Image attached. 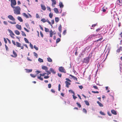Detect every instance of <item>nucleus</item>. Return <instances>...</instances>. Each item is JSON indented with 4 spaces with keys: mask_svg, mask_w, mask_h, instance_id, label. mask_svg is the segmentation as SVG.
Instances as JSON below:
<instances>
[{
    "mask_svg": "<svg viewBox=\"0 0 122 122\" xmlns=\"http://www.w3.org/2000/svg\"><path fill=\"white\" fill-rule=\"evenodd\" d=\"M12 8L14 9L13 10L15 14L18 15L20 14L21 9L19 6H14Z\"/></svg>",
    "mask_w": 122,
    "mask_h": 122,
    "instance_id": "obj_1",
    "label": "nucleus"
},
{
    "mask_svg": "<svg viewBox=\"0 0 122 122\" xmlns=\"http://www.w3.org/2000/svg\"><path fill=\"white\" fill-rule=\"evenodd\" d=\"M8 17L10 20H12L13 22L10 21H8V22L12 24H16V22L15 21V20L13 16L11 15H9L8 16Z\"/></svg>",
    "mask_w": 122,
    "mask_h": 122,
    "instance_id": "obj_2",
    "label": "nucleus"
},
{
    "mask_svg": "<svg viewBox=\"0 0 122 122\" xmlns=\"http://www.w3.org/2000/svg\"><path fill=\"white\" fill-rule=\"evenodd\" d=\"M11 6L12 8L16 5V2L15 0H11Z\"/></svg>",
    "mask_w": 122,
    "mask_h": 122,
    "instance_id": "obj_3",
    "label": "nucleus"
},
{
    "mask_svg": "<svg viewBox=\"0 0 122 122\" xmlns=\"http://www.w3.org/2000/svg\"><path fill=\"white\" fill-rule=\"evenodd\" d=\"M59 71L61 72L66 73V71L64 67L62 66L60 67L59 68Z\"/></svg>",
    "mask_w": 122,
    "mask_h": 122,
    "instance_id": "obj_4",
    "label": "nucleus"
},
{
    "mask_svg": "<svg viewBox=\"0 0 122 122\" xmlns=\"http://www.w3.org/2000/svg\"><path fill=\"white\" fill-rule=\"evenodd\" d=\"M41 21L43 23H45L47 22H48L49 24L51 25V23L47 19H46L44 18H42L41 19Z\"/></svg>",
    "mask_w": 122,
    "mask_h": 122,
    "instance_id": "obj_5",
    "label": "nucleus"
},
{
    "mask_svg": "<svg viewBox=\"0 0 122 122\" xmlns=\"http://www.w3.org/2000/svg\"><path fill=\"white\" fill-rule=\"evenodd\" d=\"M91 57H86L84 59V62L86 63H88Z\"/></svg>",
    "mask_w": 122,
    "mask_h": 122,
    "instance_id": "obj_6",
    "label": "nucleus"
},
{
    "mask_svg": "<svg viewBox=\"0 0 122 122\" xmlns=\"http://www.w3.org/2000/svg\"><path fill=\"white\" fill-rule=\"evenodd\" d=\"M16 46L18 47H20L21 48V49H23L24 47L23 46H21V44L20 43L17 42H16Z\"/></svg>",
    "mask_w": 122,
    "mask_h": 122,
    "instance_id": "obj_7",
    "label": "nucleus"
},
{
    "mask_svg": "<svg viewBox=\"0 0 122 122\" xmlns=\"http://www.w3.org/2000/svg\"><path fill=\"white\" fill-rule=\"evenodd\" d=\"M13 55H10L12 57L15 58L17 56V55L16 53L15 52L14 50L13 51Z\"/></svg>",
    "mask_w": 122,
    "mask_h": 122,
    "instance_id": "obj_8",
    "label": "nucleus"
},
{
    "mask_svg": "<svg viewBox=\"0 0 122 122\" xmlns=\"http://www.w3.org/2000/svg\"><path fill=\"white\" fill-rule=\"evenodd\" d=\"M9 32L10 33V36L12 38L14 39L15 38V37H14V36L15 35L14 34V33L12 32V31L10 30H9Z\"/></svg>",
    "mask_w": 122,
    "mask_h": 122,
    "instance_id": "obj_9",
    "label": "nucleus"
},
{
    "mask_svg": "<svg viewBox=\"0 0 122 122\" xmlns=\"http://www.w3.org/2000/svg\"><path fill=\"white\" fill-rule=\"evenodd\" d=\"M49 33L50 37H52V36L53 34L55 35L56 33V32L54 33V32L52 31V30H50L49 31Z\"/></svg>",
    "mask_w": 122,
    "mask_h": 122,
    "instance_id": "obj_10",
    "label": "nucleus"
},
{
    "mask_svg": "<svg viewBox=\"0 0 122 122\" xmlns=\"http://www.w3.org/2000/svg\"><path fill=\"white\" fill-rule=\"evenodd\" d=\"M52 2V6L53 7H55V5L56 4V2L55 0H51Z\"/></svg>",
    "mask_w": 122,
    "mask_h": 122,
    "instance_id": "obj_11",
    "label": "nucleus"
},
{
    "mask_svg": "<svg viewBox=\"0 0 122 122\" xmlns=\"http://www.w3.org/2000/svg\"><path fill=\"white\" fill-rule=\"evenodd\" d=\"M41 9L42 10L44 11H45L46 10V8L45 6L44 5L42 4H41Z\"/></svg>",
    "mask_w": 122,
    "mask_h": 122,
    "instance_id": "obj_12",
    "label": "nucleus"
},
{
    "mask_svg": "<svg viewBox=\"0 0 122 122\" xmlns=\"http://www.w3.org/2000/svg\"><path fill=\"white\" fill-rule=\"evenodd\" d=\"M16 27L19 30H21V25L17 24L16 25Z\"/></svg>",
    "mask_w": 122,
    "mask_h": 122,
    "instance_id": "obj_13",
    "label": "nucleus"
},
{
    "mask_svg": "<svg viewBox=\"0 0 122 122\" xmlns=\"http://www.w3.org/2000/svg\"><path fill=\"white\" fill-rule=\"evenodd\" d=\"M65 83L66 84V86L67 88L69 87V86L70 85L71 83L67 81H65Z\"/></svg>",
    "mask_w": 122,
    "mask_h": 122,
    "instance_id": "obj_14",
    "label": "nucleus"
},
{
    "mask_svg": "<svg viewBox=\"0 0 122 122\" xmlns=\"http://www.w3.org/2000/svg\"><path fill=\"white\" fill-rule=\"evenodd\" d=\"M121 51H122V47L120 46L119 48L118 49L117 51V53H119V52Z\"/></svg>",
    "mask_w": 122,
    "mask_h": 122,
    "instance_id": "obj_15",
    "label": "nucleus"
},
{
    "mask_svg": "<svg viewBox=\"0 0 122 122\" xmlns=\"http://www.w3.org/2000/svg\"><path fill=\"white\" fill-rule=\"evenodd\" d=\"M70 76H71L72 77V78L74 80H76V81H77V79L76 77L74 76L71 74H70Z\"/></svg>",
    "mask_w": 122,
    "mask_h": 122,
    "instance_id": "obj_16",
    "label": "nucleus"
},
{
    "mask_svg": "<svg viewBox=\"0 0 122 122\" xmlns=\"http://www.w3.org/2000/svg\"><path fill=\"white\" fill-rule=\"evenodd\" d=\"M42 68L43 69L45 70L46 71L48 70L47 67L44 66L42 67Z\"/></svg>",
    "mask_w": 122,
    "mask_h": 122,
    "instance_id": "obj_17",
    "label": "nucleus"
},
{
    "mask_svg": "<svg viewBox=\"0 0 122 122\" xmlns=\"http://www.w3.org/2000/svg\"><path fill=\"white\" fill-rule=\"evenodd\" d=\"M59 5L60 7L61 8H63L64 6V5L61 2H60Z\"/></svg>",
    "mask_w": 122,
    "mask_h": 122,
    "instance_id": "obj_18",
    "label": "nucleus"
},
{
    "mask_svg": "<svg viewBox=\"0 0 122 122\" xmlns=\"http://www.w3.org/2000/svg\"><path fill=\"white\" fill-rule=\"evenodd\" d=\"M17 19L20 22H22L23 21L22 19L20 17L18 16Z\"/></svg>",
    "mask_w": 122,
    "mask_h": 122,
    "instance_id": "obj_19",
    "label": "nucleus"
},
{
    "mask_svg": "<svg viewBox=\"0 0 122 122\" xmlns=\"http://www.w3.org/2000/svg\"><path fill=\"white\" fill-rule=\"evenodd\" d=\"M50 71L53 74H55L56 73V72L54 69L52 68H50Z\"/></svg>",
    "mask_w": 122,
    "mask_h": 122,
    "instance_id": "obj_20",
    "label": "nucleus"
},
{
    "mask_svg": "<svg viewBox=\"0 0 122 122\" xmlns=\"http://www.w3.org/2000/svg\"><path fill=\"white\" fill-rule=\"evenodd\" d=\"M61 25L60 24L59 25V26L58 27V29L60 33H61Z\"/></svg>",
    "mask_w": 122,
    "mask_h": 122,
    "instance_id": "obj_21",
    "label": "nucleus"
},
{
    "mask_svg": "<svg viewBox=\"0 0 122 122\" xmlns=\"http://www.w3.org/2000/svg\"><path fill=\"white\" fill-rule=\"evenodd\" d=\"M111 112L113 114L116 115L117 114V113L116 111L114 110H112L111 111Z\"/></svg>",
    "mask_w": 122,
    "mask_h": 122,
    "instance_id": "obj_22",
    "label": "nucleus"
},
{
    "mask_svg": "<svg viewBox=\"0 0 122 122\" xmlns=\"http://www.w3.org/2000/svg\"><path fill=\"white\" fill-rule=\"evenodd\" d=\"M23 15L24 17L26 18H28L29 17L28 15L25 13H23Z\"/></svg>",
    "mask_w": 122,
    "mask_h": 122,
    "instance_id": "obj_23",
    "label": "nucleus"
},
{
    "mask_svg": "<svg viewBox=\"0 0 122 122\" xmlns=\"http://www.w3.org/2000/svg\"><path fill=\"white\" fill-rule=\"evenodd\" d=\"M25 70L26 71V72L27 73L31 72L32 71V69L29 70L27 69H25Z\"/></svg>",
    "mask_w": 122,
    "mask_h": 122,
    "instance_id": "obj_24",
    "label": "nucleus"
},
{
    "mask_svg": "<svg viewBox=\"0 0 122 122\" xmlns=\"http://www.w3.org/2000/svg\"><path fill=\"white\" fill-rule=\"evenodd\" d=\"M53 10L56 13H58L59 12V11L57 8H55Z\"/></svg>",
    "mask_w": 122,
    "mask_h": 122,
    "instance_id": "obj_25",
    "label": "nucleus"
},
{
    "mask_svg": "<svg viewBox=\"0 0 122 122\" xmlns=\"http://www.w3.org/2000/svg\"><path fill=\"white\" fill-rule=\"evenodd\" d=\"M47 59L49 62H51L52 61V59L50 57L47 58Z\"/></svg>",
    "mask_w": 122,
    "mask_h": 122,
    "instance_id": "obj_26",
    "label": "nucleus"
},
{
    "mask_svg": "<svg viewBox=\"0 0 122 122\" xmlns=\"http://www.w3.org/2000/svg\"><path fill=\"white\" fill-rule=\"evenodd\" d=\"M15 33L17 35H19L20 34L18 30H16L15 31Z\"/></svg>",
    "mask_w": 122,
    "mask_h": 122,
    "instance_id": "obj_27",
    "label": "nucleus"
},
{
    "mask_svg": "<svg viewBox=\"0 0 122 122\" xmlns=\"http://www.w3.org/2000/svg\"><path fill=\"white\" fill-rule=\"evenodd\" d=\"M97 103L100 106V107H103V105L99 101H98L97 102Z\"/></svg>",
    "mask_w": 122,
    "mask_h": 122,
    "instance_id": "obj_28",
    "label": "nucleus"
},
{
    "mask_svg": "<svg viewBox=\"0 0 122 122\" xmlns=\"http://www.w3.org/2000/svg\"><path fill=\"white\" fill-rule=\"evenodd\" d=\"M85 104L87 106H89V102L86 100H85L84 101Z\"/></svg>",
    "mask_w": 122,
    "mask_h": 122,
    "instance_id": "obj_29",
    "label": "nucleus"
},
{
    "mask_svg": "<svg viewBox=\"0 0 122 122\" xmlns=\"http://www.w3.org/2000/svg\"><path fill=\"white\" fill-rule=\"evenodd\" d=\"M59 20V19L58 17H55V20L56 22H58Z\"/></svg>",
    "mask_w": 122,
    "mask_h": 122,
    "instance_id": "obj_30",
    "label": "nucleus"
},
{
    "mask_svg": "<svg viewBox=\"0 0 122 122\" xmlns=\"http://www.w3.org/2000/svg\"><path fill=\"white\" fill-rule=\"evenodd\" d=\"M21 32H22V35L23 36H26V35L25 33L23 31H21Z\"/></svg>",
    "mask_w": 122,
    "mask_h": 122,
    "instance_id": "obj_31",
    "label": "nucleus"
},
{
    "mask_svg": "<svg viewBox=\"0 0 122 122\" xmlns=\"http://www.w3.org/2000/svg\"><path fill=\"white\" fill-rule=\"evenodd\" d=\"M83 112L86 114L87 111L86 110L85 108H83L82 110Z\"/></svg>",
    "mask_w": 122,
    "mask_h": 122,
    "instance_id": "obj_32",
    "label": "nucleus"
},
{
    "mask_svg": "<svg viewBox=\"0 0 122 122\" xmlns=\"http://www.w3.org/2000/svg\"><path fill=\"white\" fill-rule=\"evenodd\" d=\"M103 39V38L102 37L101 38H100L98 39L97 40L95 41V42H97L99 41H100Z\"/></svg>",
    "mask_w": 122,
    "mask_h": 122,
    "instance_id": "obj_33",
    "label": "nucleus"
},
{
    "mask_svg": "<svg viewBox=\"0 0 122 122\" xmlns=\"http://www.w3.org/2000/svg\"><path fill=\"white\" fill-rule=\"evenodd\" d=\"M38 61L40 62H43V60L40 58H39L38 59Z\"/></svg>",
    "mask_w": 122,
    "mask_h": 122,
    "instance_id": "obj_34",
    "label": "nucleus"
},
{
    "mask_svg": "<svg viewBox=\"0 0 122 122\" xmlns=\"http://www.w3.org/2000/svg\"><path fill=\"white\" fill-rule=\"evenodd\" d=\"M53 15V13H50L49 14V16L50 18H51L52 17Z\"/></svg>",
    "mask_w": 122,
    "mask_h": 122,
    "instance_id": "obj_35",
    "label": "nucleus"
},
{
    "mask_svg": "<svg viewBox=\"0 0 122 122\" xmlns=\"http://www.w3.org/2000/svg\"><path fill=\"white\" fill-rule=\"evenodd\" d=\"M76 104L78 106L79 108H80L81 107V104H80L78 102H77L76 103Z\"/></svg>",
    "mask_w": 122,
    "mask_h": 122,
    "instance_id": "obj_36",
    "label": "nucleus"
},
{
    "mask_svg": "<svg viewBox=\"0 0 122 122\" xmlns=\"http://www.w3.org/2000/svg\"><path fill=\"white\" fill-rule=\"evenodd\" d=\"M86 48H87V49H86V52H88L90 51V50H89L90 48L89 47L87 46Z\"/></svg>",
    "mask_w": 122,
    "mask_h": 122,
    "instance_id": "obj_37",
    "label": "nucleus"
},
{
    "mask_svg": "<svg viewBox=\"0 0 122 122\" xmlns=\"http://www.w3.org/2000/svg\"><path fill=\"white\" fill-rule=\"evenodd\" d=\"M61 41L60 39L59 38H57L56 40V43H58L59 42Z\"/></svg>",
    "mask_w": 122,
    "mask_h": 122,
    "instance_id": "obj_38",
    "label": "nucleus"
},
{
    "mask_svg": "<svg viewBox=\"0 0 122 122\" xmlns=\"http://www.w3.org/2000/svg\"><path fill=\"white\" fill-rule=\"evenodd\" d=\"M37 78L41 80L42 81L43 80V78L41 77V76H38Z\"/></svg>",
    "mask_w": 122,
    "mask_h": 122,
    "instance_id": "obj_39",
    "label": "nucleus"
},
{
    "mask_svg": "<svg viewBox=\"0 0 122 122\" xmlns=\"http://www.w3.org/2000/svg\"><path fill=\"white\" fill-rule=\"evenodd\" d=\"M24 40L26 43H29V41L27 39L25 38H24Z\"/></svg>",
    "mask_w": 122,
    "mask_h": 122,
    "instance_id": "obj_40",
    "label": "nucleus"
},
{
    "mask_svg": "<svg viewBox=\"0 0 122 122\" xmlns=\"http://www.w3.org/2000/svg\"><path fill=\"white\" fill-rule=\"evenodd\" d=\"M72 92L74 94V95H72V96H73V98L75 99H75L76 98H77V97H76V96H75L74 95V92Z\"/></svg>",
    "mask_w": 122,
    "mask_h": 122,
    "instance_id": "obj_41",
    "label": "nucleus"
},
{
    "mask_svg": "<svg viewBox=\"0 0 122 122\" xmlns=\"http://www.w3.org/2000/svg\"><path fill=\"white\" fill-rule=\"evenodd\" d=\"M117 2L119 4H122V0H117Z\"/></svg>",
    "mask_w": 122,
    "mask_h": 122,
    "instance_id": "obj_42",
    "label": "nucleus"
},
{
    "mask_svg": "<svg viewBox=\"0 0 122 122\" xmlns=\"http://www.w3.org/2000/svg\"><path fill=\"white\" fill-rule=\"evenodd\" d=\"M36 17L37 18H40V16L38 14H36Z\"/></svg>",
    "mask_w": 122,
    "mask_h": 122,
    "instance_id": "obj_43",
    "label": "nucleus"
},
{
    "mask_svg": "<svg viewBox=\"0 0 122 122\" xmlns=\"http://www.w3.org/2000/svg\"><path fill=\"white\" fill-rule=\"evenodd\" d=\"M5 48L6 50V51H7L9 50V48L8 47V46H7V45H5Z\"/></svg>",
    "mask_w": 122,
    "mask_h": 122,
    "instance_id": "obj_44",
    "label": "nucleus"
},
{
    "mask_svg": "<svg viewBox=\"0 0 122 122\" xmlns=\"http://www.w3.org/2000/svg\"><path fill=\"white\" fill-rule=\"evenodd\" d=\"M33 54H34V56H35L36 57V58H37V57H38L37 54L35 52H34L33 53Z\"/></svg>",
    "mask_w": 122,
    "mask_h": 122,
    "instance_id": "obj_45",
    "label": "nucleus"
},
{
    "mask_svg": "<svg viewBox=\"0 0 122 122\" xmlns=\"http://www.w3.org/2000/svg\"><path fill=\"white\" fill-rule=\"evenodd\" d=\"M47 10L51 12V10L50 8L49 7L47 6Z\"/></svg>",
    "mask_w": 122,
    "mask_h": 122,
    "instance_id": "obj_46",
    "label": "nucleus"
},
{
    "mask_svg": "<svg viewBox=\"0 0 122 122\" xmlns=\"http://www.w3.org/2000/svg\"><path fill=\"white\" fill-rule=\"evenodd\" d=\"M100 113L102 115H105V114L103 112L101 111L100 112Z\"/></svg>",
    "mask_w": 122,
    "mask_h": 122,
    "instance_id": "obj_47",
    "label": "nucleus"
},
{
    "mask_svg": "<svg viewBox=\"0 0 122 122\" xmlns=\"http://www.w3.org/2000/svg\"><path fill=\"white\" fill-rule=\"evenodd\" d=\"M61 85L59 84L58 85V91H60V89H61Z\"/></svg>",
    "mask_w": 122,
    "mask_h": 122,
    "instance_id": "obj_48",
    "label": "nucleus"
},
{
    "mask_svg": "<svg viewBox=\"0 0 122 122\" xmlns=\"http://www.w3.org/2000/svg\"><path fill=\"white\" fill-rule=\"evenodd\" d=\"M34 48L36 49V50H38V47H37L35 45H34Z\"/></svg>",
    "mask_w": 122,
    "mask_h": 122,
    "instance_id": "obj_49",
    "label": "nucleus"
},
{
    "mask_svg": "<svg viewBox=\"0 0 122 122\" xmlns=\"http://www.w3.org/2000/svg\"><path fill=\"white\" fill-rule=\"evenodd\" d=\"M93 87L95 89L97 90L98 89V88L96 86H93Z\"/></svg>",
    "mask_w": 122,
    "mask_h": 122,
    "instance_id": "obj_50",
    "label": "nucleus"
},
{
    "mask_svg": "<svg viewBox=\"0 0 122 122\" xmlns=\"http://www.w3.org/2000/svg\"><path fill=\"white\" fill-rule=\"evenodd\" d=\"M30 75L31 76V77L34 78L36 76V75H35L33 74H30Z\"/></svg>",
    "mask_w": 122,
    "mask_h": 122,
    "instance_id": "obj_51",
    "label": "nucleus"
},
{
    "mask_svg": "<svg viewBox=\"0 0 122 122\" xmlns=\"http://www.w3.org/2000/svg\"><path fill=\"white\" fill-rule=\"evenodd\" d=\"M92 92L93 93H99V92L97 91H92Z\"/></svg>",
    "mask_w": 122,
    "mask_h": 122,
    "instance_id": "obj_52",
    "label": "nucleus"
},
{
    "mask_svg": "<svg viewBox=\"0 0 122 122\" xmlns=\"http://www.w3.org/2000/svg\"><path fill=\"white\" fill-rule=\"evenodd\" d=\"M87 48H85L84 49L83 51L82 52L85 53V52H86V49Z\"/></svg>",
    "mask_w": 122,
    "mask_h": 122,
    "instance_id": "obj_53",
    "label": "nucleus"
},
{
    "mask_svg": "<svg viewBox=\"0 0 122 122\" xmlns=\"http://www.w3.org/2000/svg\"><path fill=\"white\" fill-rule=\"evenodd\" d=\"M45 31L46 32H48L49 31V30L48 29L45 28Z\"/></svg>",
    "mask_w": 122,
    "mask_h": 122,
    "instance_id": "obj_54",
    "label": "nucleus"
},
{
    "mask_svg": "<svg viewBox=\"0 0 122 122\" xmlns=\"http://www.w3.org/2000/svg\"><path fill=\"white\" fill-rule=\"evenodd\" d=\"M12 41L13 44L15 46L16 44L15 42L13 40H12Z\"/></svg>",
    "mask_w": 122,
    "mask_h": 122,
    "instance_id": "obj_55",
    "label": "nucleus"
},
{
    "mask_svg": "<svg viewBox=\"0 0 122 122\" xmlns=\"http://www.w3.org/2000/svg\"><path fill=\"white\" fill-rule=\"evenodd\" d=\"M46 71L47 73V75H48L49 74H50L51 73V72L50 71H48L47 70Z\"/></svg>",
    "mask_w": 122,
    "mask_h": 122,
    "instance_id": "obj_56",
    "label": "nucleus"
},
{
    "mask_svg": "<svg viewBox=\"0 0 122 122\" xmlns=\"http://www.w3.org/2000/svg\"><path fill=\"white\" fill-rule=\"evenodd\" d=\"M24 29L27 32H29V30H27L26 28L25 27L24 28Z\"/></svg>",
    "mask_w": 122,
    "mask_h": 122,
    "instance_id": "obj_57",
    "label": "nucleus"
},
{
    "mask_svg": "<svg viewBox=\"0 0 122 122\" xmlns=\"http://www.w3.org/2000/svg\"><path fill=\"white\" fill-rule=\"evenodd\" d=\"M66 33V30H64L63 32V34L64 35H65Z\"/></svg>",
    "mask_w": 122,
    "mask_h": 122,
    "instance_id": "obj_58",
    "label": "nucleus"
},
{
    "mask_svg": "<svg viewBox=\"0 0 122 122\" xmlns=\"http://www.w3.org/2000/svg\"><path fill=\"white\" fill-rule=\"evenodd\" d=\"M30 46L32 49H33V45L31 44L30 43Z\"/></svg>",
    "mask_w": 122,
    "mask_h": 122,
    "instance_id": "obj_59",
    "label": "nucleus"
},
{
    "mask_svg": "<svg viewBox=\"0 0 122 122\" xmlns=\"http://www.w3.org/2000/svg\"><path fill=\"white\" fill-rule=\"evenodd\" d=\"M66 80H67L66 81H68L70 82H71V81L69 79H68V78H66Z\"/></svg>",
    "mask_w": 122,
    "mask_h": 122,
    "instance_id": "obj_60",
    "label": "nucleus"
},
{
    "mask_svg": "<svg viewBox=\"0 0 122 122\" xmlns=\"http://www.w3.org/2000/svg\"><path fill=\"white\" fill-rule=\"evenodd\" d=\"M48 87L49 88H50L51 87V84H49L48 85Z\"/></svg>",
    "mask_w": 122,
    "mask_h": 122,
    "instance_id": "obj_61",
    "label": "nucleus"
},
{
    "mask_svg": "<svg viewBox=\"0 0 122 122\" xmlns=\"http://www.w3.org/2000/svg\"><path fill=\"white\" fill-rule=\"evenodd\" d=\"M4 41L5 44H7V41L6 40V39L5 38H4Z\"/></svg>",
    "mask_w": 122,
    "mask_h": 122,
    "instance_id": "obj_62",
    "label": "nucleus"
},
{
    "mask_svg": "<svg viewBox=\"0 0 122 122\" xmlns=\"http://www.w3.org/2000/svg\"><path fill=\"white\" fill-rule=\"evenodd\" d=\"M40 34L41 35V36L42 37H43V34L42 33L41 31L40 32Z\"/></svg>",
    "mask_w": 122,
    "mask_h": 122,
    "instance_id": "obj_63",
    "label": "nucleus"
},
{
    "mask_svg": "<svg viewBox=\"0 0 122 122\" xmlns=\"http://www.w3.org/2000/svg\"><path fill=\"white\" fill-rule=\"evenodd\" d=\"M25 25H26V26L27 27V28H28L29 27V26L28 25V24L27 23H26L25 24Z\"/></svg>",
    "mask_w": 122,
    "mask_h": 122,
    "instance_id": "obj_64",
    "label": "nucleus"
}]
</instances>
